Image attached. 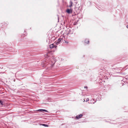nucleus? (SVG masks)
<instances>
[{"label": "nucleus", "mask_w": 128, "mask_h": 128, "mask_svg": "<svg viewBox=\"0 0 128 128\" xmlns=\"http://www.w3.org/2000/svg\"><path fill=\"white\" fill-rule=\"evenodd\" d=\"M62 39L60 38H59L56 41V44L58 45L60 43V42L62 40Z\"/></svg>", "instance_id": "f257e3e1"}, {"label": "nucleus", "mask_w": 128, "mask_h": 128, "mask_svg": "<svg viewBox=\"0 0 128 128\" xmlns=\"http://www.w3.org/2000/svg\"><path fill=\"white\" fill-rule=\"evenodd\" d=\"M66 12L68 14H70L72 12V9H67L66 10Z\"/></svg>", "instance_id": "f03ea898"}, {"label": "nucleus", "mask_w": 128, "mask_h": 128, "mask_svg": "<svg viewBox=\"0 0 128 128\" xmlns=\"http://www.w3.org/2000/svg\"><path fill=\"white\" fill-rule=\"evenodd\" d=\"M82 116V114H80V115L77 116L76 117V118L77 119H78L81 118Z\"/></svg>", "instance_id": "7ed1b4c3"}, {"label": "nucleus", "mask_w": 128, "mask_h": 128, "mask_svg": "<svg viewBox=\"0 0 128 128\" xmlns=\"http://www.w3.org/2000/svg\"><path fill=\"white\" fill-rule=\"evenodd\" d=\"M96 102L95 100L93 99H92L90 101V103L91 104H94Z\"/></svg>", "instance_id": "20e7f679"}, {"label": "nucleus", "mask_w": 128, "mask_h": 128, "mask_svg": "<svg viewBox=\"0 0 128 128\" xmlns=\"http://www.w3.org/2000/svg\"><path fill=\"white\" fill-rule=\"evenodd\" d=\"M0 104L2 105H4L5 104V102L4 101L0 100Z\"/></svg>", "instance_id": "39448f33"}, {"label": "nucleus", "mask_w": 128, "mask_h": 128, "mask_svg": "<svg viewBox=\"0 0 128 128\" xmlns=\"http://www.w3.org/2000/svg\"><path fill=\"white\" fill-rule=\"evenodd\" d=\"M50 48H52L54 47V46L53 44H52L50 45Z\"/></svg>", "instance_id": "423d86ee"}, {"label": "nucleus", "mask_w": 128, "mask_h": 128, "mask_svg": "<svg viewBox=\"0 0 128 128\" xmlns=\"http://www.w3.org/2000/svg\"><path fill=\"white\" fill-rule=\"evenodd\" d=\"M38 111H40L42 112H47V111L45 110L44 109H39L38 110Z\"/></svg>", "instance_id": "0eeeda50"}, {"label": "nucleus", "mask_w": 128, "mask_h": 128, "mask_svg": "<svg viewBox=\"0 0 128 128\" xmlns=\"http://www.w3.org/2000/svg\"><path fill=\"white\" fill-rule=\"evenodd\" d=\"M70 5L69 6V7H71L72 6V1H70Z\"/></svg>", "instance_id": "6e6552de"}, {"label": "nucleus", "mask_w": 128, "mask_h": 128, "mask_svg": "<svg viewBox=\"0 0 128 128\" xmlns=\"http://www.w3.org/2000/svg\"><path fill=\"white\" fill-rule=\"evenodd\" d=\"M85 42L87 44H88L89 43V41L88 40H86L85 41Z\"/></svg>", "instance_id": "1a4fd4ad"}, {"label": "nucleus", "mask_w": 128, "mask_h": 128, "mask_svg": "<svg viewBox=\"0 0 128 128\" xmlns=\"http://www.w3.org/2000/svg\"><path fill=\"white\" fill-rule=\"evenodd\" d=\"M42 125L43 126H44L45 127H48V126L47 125H46V124H42Z\"/></svg>", "instance_id": "9d476101"}, {"label": "nucleus", "mask_w": 128, "mask_h": 128, "mask_svg": "<svg viewBox=\"0 0 128 128\" xmlns=\"http://www.w3.org/2000/svg\"><path fill=\"white\" fill-rule=\"evenodd\" d=\"M89 100V99L88 98H87L86 99V102H87Z\"/></svg>", "instance_id": "9b49d317"}, {"label": "nucleus", "mask_w": 128, "mask_h": 128, "mask_svg": "<svg viewBox=\"0 0 128 128\" xmlns=\"http://www.w3.org/2000/svg\"><path fill=\"white\" fill-rule=\"evenodd\" d=\"M84 88H86V89H87L88 88V87L87 86H84Z\"/></svg>", "instance_id": "f8f14e48"}, {"label": "nucleus", "mask_w": 128, "mask_h": 128, "mask_svg": "<svg viewBox=\"0 0 128 128\" xmlns=\"http://www.w3.org/2000/svg\"><path fill=\"white\" fill-rule=\"evenodd\" d=\"M57 47V46H54V47L55 48H56V47Z\"/></svg>", "instance_id": "ddd939ff"}, {"label": "nucleus", "mask_w": 128, "mask_h": 128, "mask_svg": "<svg viewBox=\"0 0 128 128\" xmlns=\"http://www.w3.org/2000/svg\"><path fill=\"white\" fill-rule=\"evenodd\" d=\"M65 42L67 44H68V42Z\"/></svg>", "instance_id": "4468645a"}, {"label": "nucleus", "mask_w": 128, "mask_h": 128, "mask_svg": "<svg viewBox=\"0 0 128 128\" xmlns=\"http://www.w3.org/2000/svg\"><path fill=\"white\" fill-rule=\"evenodd\" d=\"M126 27H127L128 28V25H127L126 26Z\"/></svg>", "instance_id": "2eb2a0df"}, {"label": "nucleus", "mask_w": 128, "mask_h": 128, "mask_svg": "<svg viewBox=\"0 0 128 128\" xmlns=\"http://www.w3.org/2000/svg\"><path fill=\"white\" fill-rule=\"evenodd\" d=\"M84 102L85 101V100L84 99Z\"/></svg>", "instance_id": "dca6fc26"}]
</instances>
